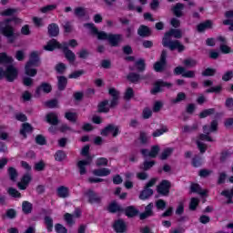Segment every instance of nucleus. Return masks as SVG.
I'll return each mask as SVG.
<instances>
[{
	"instance_id": "25",
	"label": "nucleus",
	"mask_w": 233,
	"mask_h": 233,
	"mask_svg": "<svg viewBox=\"0 0 233 233\" xmlns=\"http://www.w3.org/2000/svg\"><path fill=\"white\" fill-rule=\"evenodd\" d=\"M152 194H154V191L151 188L145 187V189L141 192L139 198L143 200L148 199Z\"/></svg>"
},
{
	"instance_id": "11",
	"label": "nucleus",
	"mask_w": 233,
	"mask_h": 233,
	"mask_svg": "<svg viewBox=\"0 0 233 233\" xmlns=\"http://www.w3.org/2000/svg\"><path fill=\"white\" fill-rule=\"evenodd\" d=\"M92 163V157L87 156V158L86 160H80L77 163V167L79 168V172L81 176L86 174V167Z\"/></svg>"
},
{
	"instance_id": "57",
	"label": "nucleus",
	"mask_w": 233,
	"mask_h": 233,
	"mask_svg": "<svg viewBox=\"0 0 233 233\" xmlns=\"http://www.w3.org/2000/svg\"><path fill=\"white\" fill-rule=\"evenodd\" d=\"M56 5H49L43 7L41 9V12H43V14H46V12H52V10H56Z\"/></svg>"
},
{
	"instance_id": "1",
	"label": "nucleus",
	"mask_w": 233,
	"mask_h": 233,
	"mask_svg": "<svg viewBox=\"0 0 233 233\" xmlns=\"http://www.w3.org/2000/svg\"><path fill=\"white\" fill-rule=\"evenodd\" d=\"M86 28H88L92 34L96 35L97 39L106 40L110 43L111 46H117L119 43H121V35H108L103 31H97V28L94 25V24H86L84 25Z\"/></svg>"
},
{
	"instance_id": "43",
	"label": "nucleus",
	"mask_w": 233,
	"mask_h": 233,
	"mask_svg": "<svg viewBox=\"0 0 233 233\" xmlns=\"http://www.w3.org/2000/svg\"><path fill=\"white\" fill-rule=\"evenodd\" d=\"M56 161H63L66 159V154L64 151H57L55 155Z\"/></svg>"
},
{
	"instance_id": "50",
	"label": "nucleus",
	"mask_w": 233,
	"mask_h": 233,
	"mask_svg": "<svg viewBox=\"0 0 233 233\" xmlns=\"http://www.w3.org/2000/svg\"><path fill=\"white\" fill-rule=\"evenodd\" d=\"M8 194L9 196H12V198H21V193H19V191L14 187H10L8 189Z\"/></svg>"
},
{
	"instance_id": "4",
	"label": "nucleus",
	"mask_w": 233,
	"mask_h": 233,
	"mask_svg": "<svg viewBox=\"0 0 233 233\" xmlns=\"http://www.w3.org/2000/svg\"><path fill=\"white\" fill-rule=\"evenodd\" d=\"M10 21H14L15 25H19L23 23V20L15 17L12 20H5L2 24L3 35L7 38L9 43H14V41H15V39L17 38V34H15V29H14L12 25H10Z\"/></svg>"
},
{
	"instance_id": "26",
	"label": "nucleus",
	"mask_w": 233,
	"mask_h": 233,
	"mask_svg": "<svg viewBox=\"0 0 233 233\" xmlns=\"http://www.w3.org/2000/svg\"><path fill=\"white\" fill-rule=\"evenodd\" d=\"M48 33L53 37H56V35H58V34H59V26H57V25H56V24L49 25Z\"/></svg>"
},
{
	"instance_id": "56",
	"label": "nucleus",
	"mask_w": 233,
	"mask_h": 233,
	"mask_svg": "<svg viewBox=\"0 0 233 233\" xmlns=\"http://www.w3.org/2000/svg\"><path fill=\"white\" fill-rule=\"evenodd\" d=\"M156 207L158 210H164L165 207H167V203H165V200L159 199L157 201Z\"/></svg>"
},
{
	"instance_id": "54",
	"label": "nucleus",
	"mask_w": 233,
	"mask_h": 233,
	"mask_svg": "<svg viewBox=\"0 0 233 233\" xmlns=\"http://www.w3.org/2000/svg\"><path fill=\"white\" fill-rule=\"evenodd\" d=\"M75 14L76 15H77L78 17H83V15H85V14H86V10L83 7H77L75 10Z\"/></svg>"
},
{
	"instance_id": "46",
	"label": "nucleus",
	"mask_w": 233,
	"mask_h": 233,
	"mask_svg": "<svg viewBox=\"0 0 233 233\" xmlns=\"http://www.w3.org/2000/svg\"><path fill=\"white\" fill-rule=\"evenodd\" d=\"M214 112H216L214 108L206 109L200 113L199 117L201 118L208 117V116H212Z\"/></svg>"
},
{
	"instance_id": "36",
	"label": "nucleus",
	"mask_w": 233,
	"mask_h": 233,
	"mask_svg": "<svg viewBox=\"0 0 233 233\" xmlns=\"http://www.w3.org/2000/svg\"><path fill=\"white\" fill-rule=\"evenodd\" d=\"M22 210L25 214H30V212H32V203L24 201L22 204Z\"/></svg>"
},
{
	"instance_id": "7",
	"label": "nucleus",
	"mask_w": 233,
	"mask_h": 233,
	"mask_svg": "<svg viewBox=\"0 0 233 233\" xmlns=\"http://www.w3.org/2000/svg\"><path fill=\"white\" fill-rule=\"evenodd\" d=\"M162 44L163 46H167L169 50H177V52H183V50H185V46H183L181 42L177 40L170 41L167 40V37H164Z\"/></svg>"
},
{
	"instance_id": "15",
	"label": "nucleus",
	"mask_w": 233,
	"mask_h": 233,
	"mask_svg": "<svg viewBox=\"0 0 233 233\" xmlns=\"http://www.w3.org/2000/svg\"><path fill=\"white\" fill-rule=\"evenodd\" d=\"M218 41L220 42V51L222 54H231L232 48L227 45V39L223 36H219Z\"/></svg>"
},
{
	"instance_id": "51",
	"label": "nucleus",
	"mask_w": 233,
	"mask_h": 233,
	"mask_svg": "<svg viewBox=\"0 0 233 233\" xmlns=\"http://www.w3.org/2000/svg\"><path fill=\"white\" fill-rule=\"evenodd\" d=\"M8 174L10 176V179H12V181H15V178L17 177V171L15 170V168L10 167L8 169Z\"/></svg>"
},
{
	"instance_id": "28",
	"label": "nucleus",
	"mask_w": 233,
	"mask_h": 233,
	"mask_svg": "<svg viewBox=\"0 0 233 233\" xmlns=\"http://www.w3.org/2000/svg\"><path fill=\"white\" fill-rule=\"evenodd\" d=\"M46 121L47 123H50V125H57V123H59V120H57V115H56V113H49L46 116Z\"/></svg>"
},
{
	"instance_id": "2",
	"label": "nucleus",
	"mask_w": 233,
	"mask_h": 233,
	"mask_svg": "<svg viewBox=\"0 0 233 233\" xmlns=\"http://www.w3.org/2000/svg\"><path fill=\"white\" fill-rule=\"evenodd\" d=\"M44 48L48 52H52L56 50V48H61L66 56V58L67 59V61H69V63H74V61H76V54H74L72 50H69L66 42L59 44L57 40L53 39L49 41L47 45L44 46Z\"/></svg>"
},
{
	"instance_id": "60",
	"label": "nucleus",
	"mask_w": 233,
	"mask_h": 233,
	"mask_svg": "<svg viewBox=\"0 0 233 233\" xmlns=\"http://www.w3.org/2000/svg\"><path fill=\"white\" fill-rule=\"evenodd\" d=\"M17 13V9H5L4 12H2V15H14V14Z\"/></svg>"
},
{
	"instance_id": "10",
	"label": "nucleus",
	"mask_w": 233,
	"mask_h": 233,
	"mask_svg": "<svg viewBox=\"0 0 233 233\" xmlns=\"http://www.w3.org/2000/svg\"><path fill=\"white\" fill-rule=\"evenodd\" d=\"M167 64V51H162L160 61L157 62L154 66L156 72H161L163 68H165V65Z\"/></svg>"
},
{
	"instance_id": "12",
	"label": "nucleus",
	"mask_w": 233,
	"mask_h": 233,
	"mask_svg": "<svg viewBox=\"0 0 233 233\" xmlns=\"http://www.w3.org/2000/svg\"><path fill=\"white\" fill-rule=\"evenodd\" d=\"M141 154L144 157H156L159 154V146H153L150 151L148 149H142Z\"/></svg>"
},
{
	"instance_id": "55",
	"label": "nucleus",
	"mask_w": 233,
	"mask_h": 233,
	"mask_svg": "<svg viewBox=\"0 0 233 233\" xmlns=\"http://www.w3.org/2000/svg\"><path fill=\"white\" fill-rule=\"evenodd\" d=\"M187 95L185 93H178L177 98L173 100V103H180V101H185Z\"/></svg>"
},
{
	"instance_id": "39",
	"label": "nucleus",
	"mask_w": 233,
	"mask_h": 233,
	"mask_svg": "<svg viewBox=\"0 0 233 233\" xmlns=\"http://www.w3.org/2000/svg\"><path fill=\"white\" fill-rule=\"evenodd\" d=\"M66 77L65 76H59L58 77V88L59 90H65L66 86Z\"/></svg>"
},
{
	"instance_id": "35",
	"label": "nucleus",
	"mask_w": 233,
	"mask_h": 233,
	"mask_svg": "<svg viewBox=\"0 0 233 233\" xmlns=\"http://www.w3.org/2000/svg\"><path fill=\"white\" fill-rule=\"evenodd\" d=\"M108 210H109V212L114 213V212H121V210H123V208L117 203L112 202L108 207Z\"/></svg>"
},
{
	"instance_id": "33",
	"label": "nucleus",
	"mask_w": 233,
	"mask_h": 233,
	"mask_svg": "<svg viewBox=\"0 0 233 233\" xmlns=\"http://www.w3.org/2000/svg\"><path fill=\"white\" fill-rule=\"evenodd\" d=\"M166 132H168V127H167V126H163L160 129L154 131L152 136L153 137H159V136H163Z\"/></svg>"
},
{
	"instance_id": "52",
	"label": "nucleus",
	"mask_w": 233,
	"mask_h": 233,
	"mask_svg": "<svg viewBox=\"0 0 233 233\" xmlns=\"http://www.w3.org/2000/svg\"><path fill=\"white\" fill-rule=\"evenodd\" d=\"M84 74H85V71H83V70L76 71V72L72 73L71 75H69V78L70 79H77V77H81V76H83Z\"/></svg>"
},
{
	"instance_id": "6",
	"label": "nucleus",
	"mask_w": 233,
	"mask_h": 233,
	"mask_svg": "<svg viewBox=\"0 0 233 233\" xmlns=\"http://www.w3.org/2000/svg\"><path fill=\"white\" fill-rule=\"evenodd\" d=\"M5 79L12 83L17 77V69L14 66H9L6 67V70L4 71L3 68L0 67V79Z\"/></svg>"
},
{
	"instance_id": "49",
	"label": "nucleus",
	"mask_w": 233,
	"mask_h": 233,
	"mask_svg": "<svg viewBox=\"0 0 233 233\" xmlns=\"http://www.w3.org/2000/svg\"><path fill=\"white\" fill-rule=\"evenodd\" d=\"M55 230H56V233H68V230L66 229V228H65L61 224H56L55 226Z\"/></svg>"
},
{
	"instance_id": "22",
	"label": "nucleus",
	"mask_w": 233,
	"mask_h": 233,
	"mask_svg": "<svg viewBox=\"0 0 233 233\" xmlns=\"http://www.w3.org/2000/svg\"><path fill=\"white\" fill-rule=\"evenodd\" d=\"M56 194L58 198H68L70 191L68 190V187L61 186L56 189Z\"/></svg>"
},
{
	"instance_id": "32",
	"label": "nucleus",
	"mask_w": 233,
	"mask_h": 233,
	"mask_svg": "<svg viewBox=\"0 0 233 233\" xmlns=\"http://www.w3.org/2000/svg\"><path fill=\"white\" fill-rule=\"evenodd\" d=\"M138 35H140L141 37H147L150 35V29L147 26L141 25L138 28Z\"/></svg>"
},
{
	"instance_id": "37",
	"label": "nucleus",
	"mask_w": 233,
	"mask_h": 233,
	"mask_svg": "<svg viewBox=\"0 0 233 233\" xmlns=\"http://www.w3.org/2000/svg\"><path fill=\"white\" fill-rule=\"evenodd\" d=\"M172 152H174V149L171 147L164 149L160 155V159H167V157H170V156H172Z\"/></svg>"
},
{
	"instance_id": "9",
	"label": "nucleus",
	"mask_w": 233,
	"mask_h": 233,
	"mask_svg": "<svg viewBox=\"0 0 233 233\" xmlns=\"http://www.w3.org/2000/svg\"><path fill=\"white\" fill-rule=\"evenodd\" d=\"M110 134L113 137H116V136L119 134V127L117 126L109 125L101 132L102 136H110Z\"/></svg>"
},
{
	"instance_id": "30",
	"label": "nucleus",
	"mask_w": 233,
	"mask_h": 233,
	"mask_svg": "<svg viewBox=\"0 0 233 233\" xmlns=\"http://www.w3.org/2000/svg\"><path fill=\"white\" fill-rule=\"evenodd\" d=\"M191 192H196L197 194H199L200 196H205L207 194V190L201 189V187H199L198 184L191 185Z\"/></svg>"
},
{
	"instance_id": "63",
	"label": "nucleus",
	"mask_w": 233,
	"mask_h": 233,
	"mask_svg": "<svg viewBox=\"0 0 233 233\" xmlns=\"http://www.w3.org/2000/svg\"><path fill=\"white\" fill-rule=\"evenodd\" d=\"M65 219L67 225H74V216H72L71 214L66 213L65 215Z\"/></svg>"
},
{
	"instance_id": "5",
	"label": "nucleus",
	"mask_w": 233,
	"mask_h": 233,
	"mask_svg": "<svg viewBox=\"0 0 233 233\" xmlns=\"http://www.w3.org/2000/svg\"><path fill=\"white\" fill-rule=\"evenodd\" d=\"M39 65H41V61H39V53L37 51H34L30 54L29 61L25 65L26 76H30V77L35 76L37 75L35 66H39Z\"/></svg>"
},
{
	"instance_id": "44",
	"label": "nucleus",
	"mask_w": 233,
	"mask_h": 233,
	"mask_svg": "<svg viewBox=\"0 0 233 233\" xmlns=\"http://www.w3.org/2000/svg\"><path fill=\"white\" fill-rule=\"evenodd\" d=\"M198 205H199V198H192L189 203V209L196 210V208H198Z\"/></svg>"
},
{
	"instance_id": "31",
	"label": "nucleus",
	"mask_w": 233,
	"mask_h": 233,
	"mask_svg": "<svg viewBox=\"0 0 233 233\" xmlns=\"http://www.w3.org/2000/svg\"><path fill=\"white\" fill-rule=\"evenodd\" d=\"M93 174L95 176H99V177H103L105 176H109L110 169H108V168L96 169V170L93 171Z\"/></svg>"
},
{
	"instance_id": "17",
	"label": "nucleus",
	"mask_w": 233,
	"mask_h": 233,
	"mask_svg": "<svg viewBox=\"0 0 233 233\" xmlns=\"http://www.w3.org/2000/svg\"><path fill=\"white\" fill-rule=\"evenodd\" d=\"M85 196L91 204L99 203V201H101V198L92 190H88Z\"/></svg>"
},
{
	"instance_id": "45",
	"label": "nucleus",
	"mask_w": 233,
	"mask_h": 233,
	"mask_svg": "<svg viewBox=\"0 0 233 233\" xmlns=\"http://www.w3.org/2000/svg\"><path fill=\"white\" fill-rule=\"evenodd\" d=\"M185 66H187V68H192L193 66H196L198 65V62L194 59L187 58L184 60Z\"/></svg>"
},
{
	"instance_id": "18",
	"label": "nucleus",
	"mask_w": 233,
	"mask_h": 233,
	"mask_svg": "<svg viewBox=\"0 0 233 233\" xmlns=\"http://www.w3.org/2000/svg\"><path fill=\"white\" fill-rule=\"evenodd\" d=\"M114 228L117 233L127 232V224L125 223V221L118 219L115 222Z\"/></svg>"
},
{
	"instance_id": "58",
	"label": "nucleus",
	"mask_w": 233,
	"mask_h": 233,
	"mask_svg": "<svg viewBox=\"0 0 233 233\" xmlns=\"http://www.w3.org/2000/svg\"><path fill=\"white\" fill-rule=\"evenodd\" d=\"M56 70L59 74H63V72H65V70H66V66H65V64H63V63H60V64L56 65Z\"/></svg>"
},
{
	"instance_id": "48",
	"label": "nucleus",
	"mask_w": 233,
	"mask_h": 233,
	"mask_svg": "<svg viewBox=\"0 0 233 233\" xmlns=\"http://www.w3.org/2000/svg\"><path fill=\"white\" fill-rule=\"evenodd\" d=\"M108 165V159L106 157H100L96 159V167H106Z\"/></svg>"
},
{
	"instance_id": "61",
	"label": "nucleus",
	"mask_w": 233,
	"mask_h": 233,
	"mask_svg": "<svg viewBox=\"0 0 233 233\" xmlns=\"http://www.w3.org/2000/svg\"><path fill=\"white\" fill-rule=\"evenodd\" d=\"M153 165H155L154 161H146V162H144L142 169L143 170H149V168H152Z\"/></svg>"
},
{
	"instance_id": "24",
	"label": "nucleus",
	"mask_w": 233,
	"mask_h": 233,
	"mask_svg": "<svg viewBox=\"0 0 233 233\" xmlns=\"http://www.w3.org/2000/svg\"><path fill=\"white\" fill-rule=\"evenodd\" d=\"M183 4H177L176 6L173 7V14H175L177 17H181V15H183Z\"/></svg>"
},
{
	"instance_id": "16",
	"label": "nucleus",
	"mask_w": 233,
	"mask_h": 233,
	"mask_svg": "<svg viewBox=\"0 0 233 233\" xmlns=\"http://www.w3.org/2000/svg\"><path fill=\"white\" fill-rule=\"evenodd\" d=\"M109 95L111 97H113L110 106L111 108H114V106H117L118 99H119V91L116 90V88L111 87L109 89Z\"/></svg>"
},
{
	"instance_id": "3",
	"label": "nucleus",
	"mask_w": 233,
	"mask_h": 233,
	"mask_svg": "<svg viewBox=\"0 0 233 233\" xmlns=\"http://www.w3.org/2000/svg\"><path fill=\"white\" fill-rule=\"evenodd\" d=\"M203 129L206 135H200L198 139L197 140V145L201 154H204V152L207 151V145H205L201 141H214V139H212V137H210L208 134H210L211 132H216L218 130V121L214 120L213 122H211L210 127L205 126Z\"/></svg>"
},
{
	"instance_id": "34",
	"label": "nucleus",
	"mask_w": 233,
	"mask_h": 233,
	"mask_svg": "<svg viewBox=\"0 0 233 233\" xmlns=\"http://www.w3.org/2000/svg\"><path fill=\"white\" fill-rule=\"evenodd\" d=\"M138 212L139 211H137L134 207H128L126 208V216H127V218H134V216H137Z\"/></svg>"
},
{
	"instance_id": "23",
	"label": "nucleus",
	"mask_w": 233,
	"mask_h": 233,
	"mask_svg": "<svg viewBox=\"0 0 233 233\" xmlns=\"http://www.w3.org/2000/svg\"><path fill=\"white\" fill-rule=\"evenodd\" d=\"M208 28H212V21L210 20H208L198 25V32H205V30H208Z\"/></svg>"
},
{
	"instance_id": "14",
	"label": "nucleus",
	"mask_w": 233,
	"mask_h": 233,
	"mask_svg": "<svg viewBox=\"0 0 233 233\" xmlns=\"http://www.w3.org/2000/svg\"><path fill=\"white\" fill-rule=\"evenodd\" d=\"M32 181V176L30 174H25L22 177L21 181L18 182L17 186L20 190H26L28 184Z\"/></svg>"
},
{
	"instance_id": "41",
	"label": "nucleus",
	"mask_w": 233,
	"mask_h": 233,
	"mask_svg": "<svg viewBox=\"0 0 233 233\" xmlns=\"http://www.w3.org/2000/svg\"><path fill=\"white\" fill-rule=\"evenodd\" d=\"M134 97V89H132L131 87H128L124 95V99H126V101H130L131 98Z\"/></svg>"
},
{
	"instance_id": "19",
	"label": "nucleus",
	"mask_w": 233,
	"mask_h": 233,
	"mask_svg": "<svg viewBox=\"0 0 233 233\" xmlns=\"http://www.w3.org/2000/svg\"><path fill=\"white\" fill-rule=\"evenodd\" d=\"M153 208H154V204L152 203L148 204L145 208V212L140 214V219H147V218H150V216H154V211H152Z\"/></svg>"
},
{
	"instance_id": "21",
	"label": "nucleus",
	"mask_w": 233,
	"mask_h": 233,
	"mask_svg": "<svg viewBox=\"0 0 233 233\" xmlns=\"http://www.w3.org/2000/svg\"><path fill=\"white\" fill-rule=\"evenodd\" d=\"M41 92H44L45 94H49V92H52V86L48 83L41 84V86L36 89V94H38L39 96Z\"/></svg>"
},
{
	"instance_id": "42",
	"label": "nucleus",
	"mask_w": 233,
	"mask_h": 233,
	"mask_svg": "<svg viewBox=\"0 0 233 233\" xmlns=\"http://www.w3.org/2000/svg\"><path fill=\"white\" fill-rule=\"evenodd\" d=\"M12 57L7 56L6 53H0V63H12Z\"/></svg>"
},
{
	"instance_id": "27",
	"label": "nucleus",
	"mask_w": 233,
	"mask_h": 233,
	"mask_svg": "<svg viewBox=\"0 0 233 233\" xmlns=\"http://www.w3.org/2000/svg\"><path fill=\"white\" fill-rule=\"evenodd\" d=\"M30 132H32V126L28 123L23 124L20 134L24 136V137H26V134H30Z\"/></svg>"
},
{
	"instance_id": "47",
	"label": "nucleus",
	"mask_w": 233,
	"mask_h": 233,
	"mask_svg": "<svg viewBox=\"0 0 233 233\" xmlns=\"http://www.w3.org/2000/svg\"><path fill=\"white\" fill-rule=\"evenodd\" d=\"M136 66H137V70H138V72H143V70H145V60L139 59L138 61H137Z\"/></svg>"
},
{
	"instance_id": "8",
	"label": "nucleus",
	"mask_w": 233,
	"mask_h": 233,
	"mask_svg": "<svg viewBox=\"0 0 233 233\" xmlns=\"http://www.w3.org/2000/svg\"><path fill=\"white\" fill-rule=\"evenodd\" d=\"M171 86H172V84L158 80L155 83V86L151 90V92L153 94H157L158 92H163V88H170Z\"/></svg>"
},
{
	"instance_id": "29",
	"label": "nucleus",
	"mask_w": 233,
	"mask_h": 233,
	"mask_svg": "<svg viewBox=\"0 0 233 233\" xmlns=\"http://www.w3.org/2000/svg\"><path fill=\"white\" fill-rule=\"evenodd\" d=\"M45 225L47 228V232H52L54 230V219L51 217L46 216L45 218Z\"/></svg>"
},
{
	"instance_id": "20",
	"label": "nucleus",
	"mask_w": 233,
	"mask_h": 233,
	"mask_svg": "<svg viewBox=\"0 0 233 233\" xmlns=\"http://www.w3.org/2000/svg\"><path fill=\"white\" fill-rule=\"evenodd\" d=\"M175 37L176 39H180L182 36L181 30L179 29H171L169 32L166 33L164 37H166V40H170V37Z\"/></svg>"
},
{
	"instance_id": "64",
	"label": "nucleus",
	"mask_w": 233,
	"mask_h": 233,
	"mask_svg": "<svg viewBox=\"0 0 233 233\" xmlns=\"http://www.w3.org/2000/svg\"><path fill=\"white\" fill-rule=\"evenodd\" d=\"M66 117L68 119V121H76L77 116L76 115V113L67 112L66 113Z\"/></svg>"
},
{
	"instance_id": "13",
	"label": "nucleus",
	"mask_w": 233,
	"mask_h": 233,
	"mask_svg": "<svg viewBox=\"0 0 233 233\" xmlns=\"http://www.w3.org/2000/svg\"><path fill=\"white\" fill-rule=\"evenodd\" d=\"M157 192L158 194H162V196H167L170 192V182L168 180H163L157 187Z\"/></svg>"
},
{
	"instance_id": "62",
	"label": "nucleus",
	"mask_w": 233,
	"mask_h": 233,
	"mask_svg": "<svg viewBox=\"0 0 233 233\" xmlns=\"http://www.w3.org/2000/svg\"><path fill=\"white\" fill-rule=\"evenodd\" d=\"M35 170H37V172H41L42 170H45V162L40 161L35 165Z\"/></svg>"
},
{
	"instance_id": "53",
	"label": "nucleus",
	"mask_w": 233,
	"mask_h": 233,
	"mask_svg": "<svg viewBox=\"0 0 233 233\" xmlns=\"http://www.w3.org/2000/svg\"><path fill=\"white\" fill-rule=\"evenodd\" d=\"M127 79L131 81V83H137V81H139V75L131 73L127 76Z\"/></svg>"
},
{
	"instance_id": "59",
	"label": "nucleus",
	"mask_w": 233,
	"mask_h": 233,
	"mask_svg": "<svg viewBox=\"0 0 233 233\" xmlns=\"http://www.w3.org/2000/svg\"><path fill=\"white\" fill-rule=\"evenodd\" d=\"M77 54L80 59H86L88 57V51L86 49H82Z\"/></svg>"
},
{
	"instance_id": "38",
	"label": "nucleus",
	"mask_w": 233,
	"mask_h": 233,
	"mask_svg": "<svg viewBox=\"0 0 233 233\" xmlns=\"http://www.w3.org/2000/svg\"><path fill=\"white\" fill-rule=\"evenodd\" d=\"M108 100H105L98 105V112H108Z\"/></svg>"
},
{
	"instance_id": "40",
	"label": "nucleus",
	"mask_w": 233,
	"mask_h": 233,
	"mask_svg": "<svg viewBox=\"0 0 233 233\" xmlns=\"http://www.w3.org/2000/svg\"><path fill=\"white\" fill-rule=\"evenodd\" d=\"M150 137L148 136V134H147L146 132H140L139 141L143 145H147V143H148Z\"/></svg>"
}]
</instances>
